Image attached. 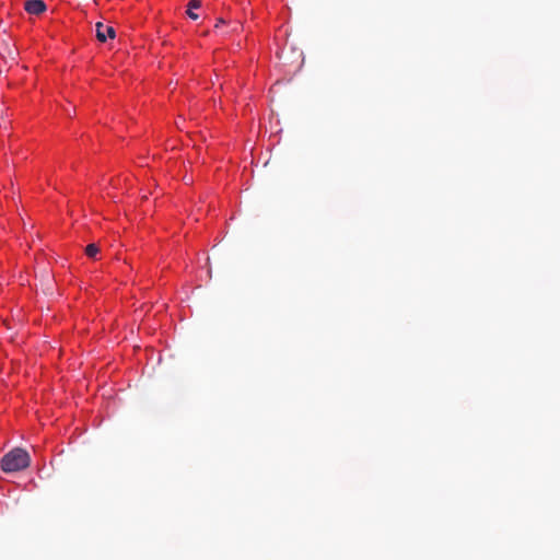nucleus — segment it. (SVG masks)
Here are the masks:
<instances>
[{
	"label": "nucleus",
	"mask_w": 560,
	"mask_h": 560,
	"mask_svg": "<svg viewBox=\"0 0 560 560\" xmlns=\"http://www.w3.org/2000/svg\"><path fill=\"white\" fill-rule=\"evenodd\" d=\"M30 463L31 457L27 452L22 448H14L2 457L1 468L5 472H12L26 468Z\"/></svg>",
	"instance_id": "obj_1"
},
{
	"label": "nucleus",
	"mask_w": 560,
	"mask_h": 560,
	"mask_svg": "<svg viewBox=\"0 0 560 560\" xmlns=\"http://www.w3.org/2000/svg\"><path fill=\"white\" fill-rule=\"evenodd\" d=\"M95 32L96 38L102 43L106 42L107 38H114L116 34L113 26L105 25L102 22L95 24Z\"/></svg>",
	"instance_id": "obj_2"
},
{
	"label": "nucleus",
	"mask_w": 560,
	"mask_h": 560,
	"mask_svg": "<svg viewBox=\"0 0 560 560\" xmlns=\"http://www.w3.org/2000/svg\"><path fill=\"white\" fill-rule=\"evenodd\" d=\"M200 7H201L200 0H190L188 3L187 15L192 20H197L198 14H196L194 11H196V9H199Z\"/></svg>",
	"instance_id": "obj_3"
},
{
	"label": "nucleus",
	"mask_w": 560,
	"mask_h": 560,
	"mask_svg": "<svg viewBox=\"0 0 560 560\" xmlns=\"http://www.w3.org/2000/svg\"><path fill=\"white\" fill-rule=\"evenodd\" d=\"M100 252V248L96 244L92 243V244H89L86 247H85V254L88 257L90 258H95L97 253Z\"/></svg>",
	"instance_id": "obj_4"
},
{
	"label": "nucleus",
	"mask_w": 560,
	"mask_h": 560,
	"mask_svg": "<svg viewBox=\"0 0 560 560\" xmlns=\"http://www.w3.org/2000/svg\"><path fill=\"white\" fill-rule=\"evenodd\" d=\"M25 10L27 13L35 14V0H28L25 3Z\"/></svg>",
	"instance_id": "obj_5"
},
{
	"label": "nucleus",
	"mask_w": 560,
	"mask_h": 560,
	"mask_svg": "<svg viewBox=\"0 0 560 560\" xmlns=\"http://www.w3.org/2000/svg\"><path fill=\"white\" fill-rule=\"evenodd\" d=\"M47 10L46 3L43 0H37V15Z\"/></svg>",
	"instance_id": "obj_6"
},
{
	"label": "nucleus",
	"mask_w": 560,
	"mask_h": 560,
	"mask_svg": "<svg viewBox=\"0 0 560 560\" xmlns=\"http://www.w3.org/2000/svg\"><path fill=\"white\" fill-rule=\"evenodd\" d=\"M224 24H226V21H225L223 18H219V19L217 20V23H215V25H214V28H215V30H219V28H220L222 25H224Z\"/></svg>",
	"instance_id": "obj_7"
}]
</instances>
